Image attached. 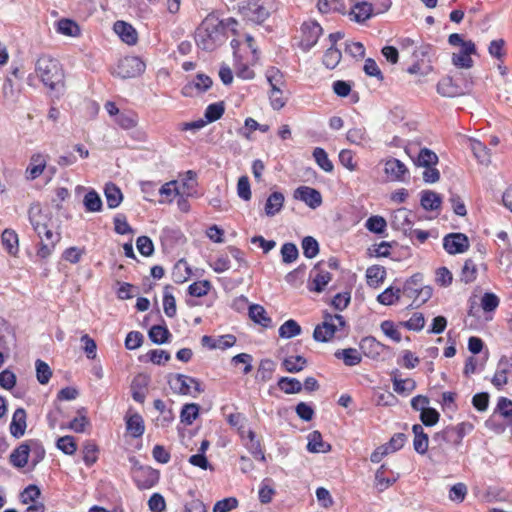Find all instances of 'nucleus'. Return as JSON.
Masks as SVG:
<instances>
[{
	"mask_svg": "<svg viewBox=\"0 0 512 512\" xmlns=\"http://www.w3.org/2000/svg\"><path fill=\"white\" fill-rule=\"evenodd\" d=\"M236 25L237 21L233 18L219 20L216 16L209 14L196 31L195 40L198 47L205 51H213L226 41V30L231 28L235 32Z\"/></svg>",
	"mask_w": 512,
	"mask_h": 512,
	"instance_id": "f257e3e1",
	"label": "nucleus"
},
{
	"mask_svg": "<svg viewBox=\"0 0 512 512\" xmlns=\"http://www.w3.org/2000/svg\"><path fill=\"white\" fill-rule=\"evenodd\" d=\"M35 71L43 84L51 90L63 86V71L58 60L50 56H41L35 64Z\"/></svg>",
	"mask_w": 512,
	"mask_h": 512,
	"instance_id": "f03ea898",
	"label": "nucleus"
},
{
	"mask_svg": "<svg viewBox=\"0 0 512 512\" xmlns=\"http://www.w3.org/2000/svg\"><path fill=\"white\" fill-rule=\"evenodd\" d=\"M275 9V0H248L242 7L241 12L247 20L261 24Z\"/></svg>",
	"mask_w": 512,
	"mask_h": 512,
	"instance_id": "7ed1b4c3",
	"label": "nucleus"
},
{
	"mask_svg": "<svg viewBox=\"0 0 512 512\" xmlns=\"http://www.w3.org/2000/svg\"><path fill=\"white\" fill-rule=\"evenodd\" d=\"M346 322L342 315H324L322 324L317 325L313 332V338L319 342L329 341L334 334L345 326Z\"/></svg>",
	"mask_w": 512,
	"mask_h": 512,
	"instance_id": "20e7f679",
	"label": "nucleus"
},
{
	"mask_svg": "<svg viewBox=\"0 0 512 512\" xmlns=\"http://www.w3.org/2000/svg\"><path fill=\"white\" fill-rule=\"evenodd\" d=\"M168 384L173 392L181 395L195 396V394H200L204 391L197 379L184 374L170 375Z\"/></svg>",
	"mask_w": 512,
	"mask_h": 512,
	"instance_id": "39448f33",
	"label": "nucleus"
},
{
	"mask_svg": "<svg viewBox=\"0 0 512 512\" xmlns=\"http://www.w3.org/2000/svg\"><path fill=\"white\" fill-rule=\"evenodd\" d=\"M145 63L136 56H127L121 59L113 74L122 78H134L140 76L145 70Z\"/></svg>",
	"mask_w": 512,
	"mask_h": 512,
	"instance_id": "423d86ee",
	"label": "nucleus"
},
{
	"mask_svg": "<svg viewBox=\"0 0 512 512\" xmlns=\"http://www.w3.org/2000/svg\"><path fill=\"white\" fill-rule=\"evenodd\" d=\"M443 246L449 254H459L468 250L469 240L463 233H451L444 237Z\"/></svg>",
	"mask_w": 512,
	"mask_h": 512,
	"instance_id": "0eeeda50",
	"label": "nucleus"
},
{
	"mask_svg": "<svg viewBox=\"0 0 512 512\" xmlns=\"http://www.w3.org/2000/svg\"><path fill=\"white\" fill-rule=\"evenodd\" d=\"M212 80L205 74H197L195 78L182 88V94L193 97L207 91L212 86Z\"/></svg>",
	"mask_w": 512,
	"mask_h": 512,
	"instance_id": "6e6552de",
	"label": "nucleus"
},
{
	"mask_svg": "<svg viewBox=\"0 0 512 512\" xmlns=\"http://www.w3.org/2000/svg\"><path fill=\"white\" fill-rule=\"evenodd\" d=\"M475 53L476 46L474 42L469 40L466 43H463V47H461L458 53H453L452 63L459 68L469 69L473 66L474 63L471 55Z\"/></svg>",
	"mask_w": 512,
	"mask_h": 512,
	"instance_id": "1a4fd4ad",
	"label": "nucleus"
},
{
	"mask_svg": "<svg viewBox=\"0 0 512 512\" xmlns=\"http://www.w3.org/2000/svg\"><path fill=\"white\" fill-rule=\"evenodd\" d=\"M384 172L390 181L403 182L409 175L406 165L396 158H390L385 162Z\"/></svg>",
	"mask_w": 512,
	"mask_h": 512,
	"instance_id": "9d476101",
	"label": "nucleus"
},
{
	"mask_svg": "<svg viewBox=\"0 0 512 512\" xmlns=\"http://www.w3.org/2000/svg\"><path fill=\"white\" fill-rule=\"evenodd\" d=\"M294 197L303 201L312 209H316L322 204V196L320 192L308 186L298 187L294 192Z\"/></svg>",
	"mask_w": 512,
	"mask_h": 512,
	"instance_id": "9b49d317",
	"label": "nucleus"
},
{
	"mask_svg": "<svg viewBox=\"0 0 512 512\" xmlns=\"http://www.w3.org/2000/svg\"><path fill=\"white\" fill-rule=\"evenodd\" d=\"M323 29L317 22H308L302 25L303 37L301 45L304 49H311L318 41Z\"/></svg>",
	"mask_w": 512,
	"mask_h": 512,
	"instance_id": "f8f14e48",
	"label": "nucleus"
},
{
	"mask_svg": "<svg viewBox=\"0 0 512 512\" xmlns=\"http://www.w3.org/2000/svg\"><path fill=\"white\" fill-rule=\"evenodd\" d=\"M158 478V472L150 467H139L134 471V479L140 489L151 488Z\"/></svg>",
	"mask_w": 512,
	"mask_h": 512,
	"instance_id": "ddd939ff",
	"label": "nucleus"
},
{
	"mask_svg": "<svg viewBox=\"0 0 512 512\" xmlns=\"http://www.w3.org/2000/svg\"><path fill=\"white\" fill-rule=\"evenodd\" d=\"M360 348L366 356L371 358H377L384 351L389 349L388 346L382 344L372 336L363 338L360 342Z\"/></svg>",
	"mask_w": 512,
	"mask_h": 512,
	"instance_id": "4468645a",
	"label": "nucleus"
},
{
	"mask_svg": "<svg viewBox=\"0 0 512 512\" xmlns=\"http://www.w3.org/2000/svg\"><path fill=\"white\" fill-rule=\"evenodd\" d=\"M114 31L117 35H119L121 40L128 45H134L138 40L136 30L133 28L132 25L124 21H117L114 24Z\"/></svg>",
	"mask_w": 512,
	"mask_h": 512,
	"instance_id": "2eb2a0df",
	"label": "nucleus"
},
{
	"mask_svg": "<svg viewBox=\"0 0 512 512\" xmlns=\"http://www.w3.org/2000/svg\"><path fill=\"white\" fill-rule=\"evenodd\" d=\"M26 411L23 408L15 410L10 423V433L15 438H20L26 430Z\"/></svg>",
	"mask_w": 512,
	"mask_h": 512,
	"instance_id": "dca6fc26",
	"label": "nucleus"
},
{
	"mask_svg": "<svg viewBox=\"0 0 512 512\" xmlns=\"http://www.w3.org/2000/svg\"><path fill=\"white\" fill-rule=\"evenodd\" d=\"M312 283L309 289L315 292H322L325 286L331 281V274L326 271H322L319 265H316L311 271Z\"/></svg>",
	"mask_w": 512,
	"mask_h": 512,
	"instance_id": "f3484780",
	"label": "nucleus"
},
{
	"mask_svg": "<svg viewBox=\"0 0 512 512\" xmlns=\"http://www.w3.org/2000/svg\"><path fill=\"white\" fill-rule=\"evenodd\" d=\"M31 447L28 443H22L10 454V463L16 468H23L28 463Z\"/></svg>",
	"mask_w": 512,
	"mask_h": 512,
	"instance_id": "a211bd4d",
	"label": "nucleus"
},
{
	"mask_svg": "<svg viewBox=\"0 0 512 512\" xmlns=\"http://www.w3.org/2000/svg\"><path fill=\"white\" fill-rule=\"evenodd\" d=\"M20 86H15L12 79L7 77L3 83L2 94L5 105H14L18 102L20 97Z\"/></svg>",
	"mask_w": 512,
	"mask_h": 512,
	"instance_id": "6ab92c4d",
	"label": "nucleus"
},
{
	"mask_svg": "<svg viewBox=\"0 0 512 512\" xmlns=\"http://www.w3.org/2000/svg\"><path fill=\"white\" fill-rule=\"evenodd\" d=\"M28 218L38 237H41L40 229L44 228V223H46V216L43 215L39 204H32L30 206L28 210Z\"/></svg>",
	"mask_w": 512,
	"mask_h": 512,
	"instance_id": "aec40b11",
	"label": "nucleus"
},
{
	"mask_svg": "<svg viewBox=\"0 0 512 512\" xmlns=\"http://www.w3.org/2000/svg\"><path fill=\"white\" fill-rule=\"evenodd\" d=\"M46 156L42 154H34L30 159V164L26 170L27 178L34 180L39 177L46 167Z\"/></svg>",
	"mask_w": 512,
	"mask_h": 512,
	"instance_id": "412c9836",
	"label": "nucleus"
},
{
	"mask_svg": "<svg viewBox=\"0 0 512 512\" xmlns=\"http://www.w3.org/2000/svg\"><path fill=\"white\" fill-rule=\"evenodd\" d=\"M437 91L444 97H456L464 94V91L450 77L443 78L437 85Z\"/></svg>",
	"mask_w": 512,
	"mask_h": 512,
	"instance_id": "4be33fe9",
	"label": "nucleus"
},
{
	"mask_svg": "<svg viewBox=\"0 0 512 512\" xmlns=\"http://www.w3.org/2000/svg\"><path fill=\"white\" fill-rule=\"evenodd\" d=\"M374 14L373 6H371L370 2L357 3L353 6L350 12L352 20L358 23L368 20Z\"/></svg>",
	"mask_w": 512,
	"mask_h": 512,
	"instance_id": "5701e85b",
	"label": "nucleus"
},
{
	"mask_svg": "<svg viewBox=\"0 0 512 512\" xmlns=\"http://www.w3.org/2000/svg\"><path fill=\"white\" fill-rule=\"evenodd\" d=\"M1 241L3 247L7 250V252L15 256L19 250V240L17 233L12 229H5L1 235Z\"/></svg>",
	"mask_w": 512,
	"mask_h": 512,
	"instance_id": "b1692460",
	"label": "nucleus"
},
{
	"mask_svg": "<svg viewBox=\"0 0 512 512\" xmlns=\"http://www.w3.org/2000/svg\"><path fill=\"white\" fill-rule=\"evenodd\" d=\"M284 199V195L281 192L275 191L270 194L265 203L266 215L272 217L279 213L283 207Z\"/></svg>",
	"mask_w": 512,
	"mask_h": 512,
	"instance_id": "393cba45",
	"label": "nucleus"
},
{
	"mask_svg": "<svg viewBox=\"0 0 512 512\" xmlns=\"http://www.w3.org/2000/svg\"><path fill=\"white\" fill-rule=\"evenodd\" d=\"M55 26L57 33L64 36L76 37L80 34L79 25L75 21L68 18H62L58 20Z\"/></svg>",
	"mask_w": 512,
	"mask_h": 512,
	"instance_id": "a878e982",
	"label": "nucleus"
},
{
	"mask_svg": "<svg viewBox=\"0 0 512 512\" xmlns=\"http://www.w3.org/2000/svg\"><path fill=\"white\" fill-rule=\"evenodd\" d=\"M104 194L106 197L107 205L110 209L118 207L122 200L123 194L119 187L114 183H108L105 185Z\"/></svg>",
	"mask_w": 512,
	"mask_h": 512,
	"instance_id": "bb28decb",
	"label": "nucleus"
},
{
	"mask_svg": "<svg viewBox=\"0 0 512 512\" xmlns=\"http://www.w3.org/2000/svg\"><path fill=\"white\" fill-rule=\"evenodd\" d=\"M331 446L322 440V435L319 431H313L308 436V451L312 453H325L329 451Z\"/></svg>",
	"mask_w": 512,
	"mask_h": 512,
	"instance_id": "cd10ccee",
	"label": "nucleus"
},
{
	"mask_svg": "<svg viewBox=\"0 0 512 512\" xmlns=\"http://www.w3.org/2000/svg\"><path fill=\"white\" fill-rule=\"evenodd\" d=\"M470 149L479 163L488 165L491 162L489 149L480 141L470 140Z\"/></svg>",
	"mask_w": 512,
	"mask_h": 512,
	"instance_id": "c85d7f7f",
	"label": "nucleus"
},
{
	"mask_svg": "<svg viewBox=\"0 0 512 512\" xmlns=\"http://www.w3.org/2000/svg\"><path fill=\"white\" fill-rule=\"evenodd\" d=\"M410 215L411 213L405 208L396 210L392 218V225L406 232L408 229H411L412 226Z\"/></svg>",
	"mask_w": 512,
	"mask_h": 512,
	"instance_id": "c756f323",
	"label": "nucleus"
},
{
	"mask_svg": "<svg viewBox=\"0 0 512 512\" xmlns=\"http://www.w3.org/2000/svg\"><path fill=\"white\" fill-rule=\"evenodd\" d=\"M438 163V156L435 152L428 148H422L415 160V164L419 167L430 168L436 166Z\"/></svg>",
	"mask_w": 512,
	"mask_h": 512,
	"instance_id": "7c9ffc66",
	"label": "nucleus"
},
{
	"mask_svg": "<svg viewBox=\"0 0 512 512\" xmlns=\"http://www.w3.org/2000/svg\"><path fill=\"white\" fill-rule=\"evenodd\" d=\"M307 365V360L302 356H290L283 360L282 366L289 373L302 371Z\"/></svg>",
	"mask_w": 512,
	"mask_h": 512,
	"instance_id": "2f4dec72",
	"label": "nucleus"
},
{
	"mask_svg": "<svg viewBox=\"0 0 512 512\" xmlns=\"http://www.w3.org/2000/svg\"><path fill=\"white\" fill-rule=\"evenodd\" d=\"M441 197L433 191H424L421 196V206L425 210H436L441 206Z\"/></svg>",
	"mask_w": 512,
	"mask_h": 512,
	"instance_id": "473e14b6",
	"label": "nucleus"
},
{
	"mask_svg": "<svg viewBox=\"0 0 512 512\" xmlns=\"http://www.w3.org/2000/svg\"><path fill=\"white\" fill-rule=\"evenodd\" d=\"M278 387L286 394H295L302 391V384L296 378L281 377L278 381Z\"/></svg>",
	"mask_w": 512,
	"mask_h": 512,
	"instance_id": "72a5a7b5",
	"label": "nucleus"
},
{
	"mask_svg": "<svg viewBox=\"0 0 512 512\" xmlns=\"http://www.w3.org/2000/svg\"><path fill=\"white\" fill-rule=\"evenodd\" d=\"M250 318L264 327H268L271 324V319L267 317L265 309L258 304L251 305L249 308Z\"/></svg>",
	"mask_w": 512,
	"mask_h": 512,
	"instance_id": "f704fd0d",
	"label": "nucleus"
},
{
	"mask_svg": "<svg viewBox=\"0 0 512 512\" xmlns=\"http://www.w3.org/2000/svg\"><path fill=\"white\" fill-rule=\"evenodd\" d=\"M335 356L342 359L347 366H355L359 364L362 359L360 353L354 348L337 351Z\"/></svg>",
	"mask_w": 512,
	"mask_h": 512,
	"instance_id": "c9c22d12",
	"label": "nucleus"
},
{
	"mask_svg": "<svg viewBox=\"0 0 512 512\" xmlns=\"http://www.w3.org/2000/svg\"><path fill=\"white\" fill-rule=\"evenodd\" d=\"M83 203L89 212H99L102 209V200L95 190H90L86 193Z\"/></svg>",
	"mask_w": 512,
	"mask_h": 512,
	"instance_id": "e433bc0d",
	"label": "nucleus"
},
{
	"mask_svg": "<svg viewBox=\"0 0 512 512\" xmlns=\"http://www.w3.org/2000/svg\"><path fill=\"white\" fill-rule=\"evenodd\" d=\"M300 325L293 319L285 321L279 328V336L281 338H292L301 333Z\"/></svg>",
	"mask_w": 512,
	"mask_h": 512,
	"instance_id": "4c0bfd02",
	"label": "nucleus"
},
{
	"mask_svg": "<svg viewBox=\"0 0 512 512\" xmlns=\"http://www.w3.org/2000/svg\"><path fill=\"white\" fill-rule=\"evenodd\" d=\"M275 366V363L270 359L262 360L257 371V379L261 382L269 381L275 371Z\"/></svg>",
	"mask_w": 512,
	"mask_h": 512,
	"instance_id": "58836bf2",
	"label": "nucleus"
},
{
	"mask_svg": "<svg viewBox=\"0 0 512 512\" xmlns=\"http://www.w3.org/2000/svg\"><path fill=\"white\" fill-rule=\"evenodd\" d=\"M313 157L318 166L325 172H332L334 169L333 163L328 158L326 151L320 147H316L313 151Z\"/></svg>",
	"mask_w": 512,
	"mask_h": 512,
	"instance_id": "ea45409f",
	"label": "nucleus"
},
{
	"mask_svg": "<svg viewBox=\"0 0 512 512\" xmlns=\"http://www.w3.org/2000/svg\"><path fill=\"white\" fill-rule=\"evenodd\" d=\"M170 336L171 334L165 326L154 325L149 330V337L155 344H163L167 342Z\"/></svg>",
	"mask_w": 512,
	"mask_h": 512,
	"instance_id": "a19ab883",
	"label": "nucleus"
},
{
	"mask_svg": "<svg viewBox=\"0 0 512 512\" xmlns=\"http://www.w3.org/2000/svg\"><path fill=\"white\" fill-rule=\"evenodd\" d=\"M385 276V268L379 265H373L366 271L367 282L369 285H378L379 283L383 282Z\"/></svg>",
	"mask_w": 512,
	"mask_h": 512,
	"instance_id": "79ce46f5",
	"label": "nucleus"
},
{
	"mask_svg": "<svg viewBox=\"0 0 512 512\" xmlns=\"http://www.w3.org/2000/svg\"><path fill=\"white\" fill-rule=\"evenodd\" d=\"M144 421L139 414L130 416L127 420V430L133 437H140L144 433Z\"/></svg>",
	"mask_w": 512,
	"mask_h": 512,
	"instance_id": "37998d69",
	"label": "nucleus"
},
{
	"mask_svg": "<svg viewBox=\"0 0 512 512\" xmlns=\"http://www.w3.org/2000/svg\"><path fill=\"white\" fill-rule=\"evenodd\" d=\"M342 53L337 48L331 46L323 56V64L328 69H334L341 61Z\"/></svg>",
	"mask_w": 512,
	"mask_h": 512,
	"instance_id": "c03bdc74",
	"label": "nucleus"
},
{
	"mask_svg": "<svg viewBox=\"0 0 512 512\" xmlns=\"http://www.w3.org/2000/svg\"><path fill=\"white\" fill-rule=\"evenodd\" d=\"M224 111L225 108L222 102L210 104L205 110L204 116L206 120L204 121L206 124L214 122L222 117Z\"/></svg>",
	"mask_w": 512,
	"mask_h": 512,
	"instance_id": "a18cd8bd",
	"label": "nucleus"
},
{
	"mask_svg": "<svg viewBox=\"0 0 512 512\" xmlns=\"http://www.w3.org/2000/svg\"><path fill=\"white\" fill-rule=\"evenodd\" d=\"M199 405L195 403L186 404L183 406L180 417L181 422L190 425L198 417Z\"/></svg>",
	"mask_w": 512,
	"mask_h": 512,
	"instance_id": "49530a36",
	"label": "nucleus"
},
{
	"mask_svg": "<svg viewBox=\"0 0 512 512\" xmlns=\"http://www.w3.org/2000/svg\"><path fill=\"white\" fill-rule=\"evenodd\" d=\"M265 75L271 88H281L285 83L282 72L276 67H269Z\"/></svg>",
	"mask_w": 512,
	"mask_h": 512,
	"instance_id": "de8ad7c7",
	"label": "nucleus"
},
{
	"mask_svg": "<svg viewBox=\"0 0 512 512\" xmlns=\"http://www.w3.org/2000/svg\"><path fill=\"white\" fill-rule=\"evenodd\" d=\"M401 290L399 288L389 287L378 295L377 300L383 305H392L400 299Z\"/></svg>",
	"mask_w": 512,
	"mask_h": 512,
	"instance_id": "09e8293b",
	"label": "nucleus"
},
{
	"mask_svg": "<svg viewBox=\"0 0 512 512\" xmlns=\"http://www.w3.org/2000/svg\"><path fill=\"white\" fill-rule=\"evenodd\" d=\"M476 277L477 266L472 259H467L461 270V280L465 283H471Z\"/></svg>",
	"mask_w": 512,
	"mask_h": 512,
	"instance_id": "8fccbe9b",
	"label": "nucleus"
},
{
	"mask_svg": "<svg viewBox=\"0 0 512 512\" xmlns=\"http://www.w3.org/2000/svg\"><path fill=\"white\" fill-rule=\"evenodd\" d=\"M495 412L504 417L508 423H512V400L506 397H500Z\"/></svg>",
	"mask_w": 512,
	"mask_h": 512,
	"instance_id": "3c124183",
	"label": "nucleus"
},
{
	"mask_svg": "<svg viewBox=\"0 0 512 512\" xmlns=\"http://www.w3.org/2000/svg\"><path fill=\"white\" fill-rule=\"evenodd\" d=\"M302 249L305 257L312 259L319 253V245L315 238L306 236L302 240Z\"/></svg>",
	"mask_w": 512,
	"mask_h": 512,
	"instance_id": "603ef678",
	"label": "nucleus"
},
{
	"mask_svg": "<svg viewBox=\"0 0 512 512\" xmlns=\"http://www.w3.org/2000/svg\"><path fill=\"white\" fill-rule=\"evenodd\" d=\"M36 366V377L40 384H47L52 376V371L49 365L38 359L35 363Z\"/></svg>",
	"mask_w": 512,
	"mask_h": 512,
	"instance_id": "864d4df0",
	"label": "nucleus"
},
{
	"mask_svg": "<svg viewBox=\"0 0 512 512\" xmlns=\"http://www.w3.org/2000/svg\"><path fill=\"white\" fill-rule=\"evenodd\" d=\"M146 385V378L144 376L138 375L134 378L132 382V397L135 401L139 403H143L145 400V393L142 389V386Z\"/></svg>",
	"mask_w": 512,
	"mask_h": 512,
	"instance_id": "5fc2aeb1",
	"label": "nucleus"
},
{
	"mask_svg": "<svg viewBox=\"0 0 512 512\" xmlns=\"http://www.w3.org/2000/svg\"><path fill=\"white\" fill-rule=\"evenodd\" d=\"M347 140L353 144L364 145L368 142L365 128L357 127L347 132Z\"/></svg>",
	"mask_w": 512,
	"mask_h": 512,
	"instance_id": "6e6d98bb",
	"label": "nucleus"
},
{
	"mask_svg": "<svg viewBox=\"0 0 512 512\" xmlns=\"http://www.w3.org/2000/svg\"><path fill=\"white\" fill-rule=\"evenodd\" d=\"M433 53V46L428 43H421L420 45H416L415 49L413 50V57L417 61H424L427 59L428 62H431V56Z\"/></svg>",
	"mask_w": 512,
	"mask_h": 512,
	"instance_id": "4d7b16f0",
	"label": "nucleus"
},
{
	"mask_svg": "<svg viewBox=\"0 0 512 512\" xmlns=\"http://www.w3.org/2000/svg\"><path fill=\"white\" fill-rule=\"evenodd\" d=\"M163 308L166 316L172 318L176 315V301L174 296L169 292L168 286H166L164 290Z\"/></svg>",
	"mask_w": 512,
	"mask_h": 512,
	"instance_id": "13d9d810",
	"label": "nucleus"
},
{
	"mask_svg": "<svg viewBox=\"0 0 512 512\" xmlns=\"http://www.w3.org/2000/svg\"><path fill=\"white\" fill-rule=\"evenodd\" d=\"M421 275L416 274L413 275L410 279H408L403 287V293L409 298H414L417 291L421 287Z\"/></svg>",
	"mask_w": 512,
	"mask_h": 512,
	"instance_id": "bf43d9fd",
	"label": "nucleus"
},
{
	"mask_svg": "<svg viewBox=\"0 0 512 512\" xmlns=\"http://www.w3.org/2000/svg\"><path fill=\"white\" fill-rule=\"evenodd\" d=\"M57 448L67 455H72L77 450V445L72 436L66 435L57 440Z\"/></svg>",
	"mask_w": 512,
	"mask_h": 512,
	"instance_id": "052dcab7",
	"label": "nucleus"
},
{
	"mask_svg": "<svg viewBox=\"0 0 512 512\" xmlns=\"http://www.w3.org/2000/svg\"><path fill=\"white\" fill-rule=\"evenodd\" d=\"M210 288V282L208 280H203L192 283L188 288V292L191 296L202 297L209 292Z\"/></svg>",
	"mask_w": 512,
	"mask_h": 512,
	"instance_id": "680f3d73",
	"label": "nucleus"
},
{
	"mask_svg": "<svg viewBox=\"0 0 512 512\" xmlns=\"http://www.w3.org/2000/svg\"><path fill=\"white\" fill-rule=\"evenodd\" d=\"M299 252L295 244L285 243L281 247V256L284 263H292L298 258Z\"/></svg>",
	"mask_w": 512,
	"mask_h": 512,
	"instance_id": "e2e57ef3",
	"label": "nucleus"
},
{
	"mask_svg": "<svg viewBox=\"0 0 512 512\" xmlns=\"http://www.w3.org/2000/svg\"><path fill=\"white\" fill-rule=\"evenodd\" d=\"M270 103L273 109L280 110L283 108L287 102V98L284 97L283 91L281 88H271L270 91Z\"/></svg>",
	"mask_w": 512,
	"mask_h": 512,
	"instance_id": "0e129e2a",
	"label": "nucleus"
},
{
	"mask_svg": "<svg viewBox=\"0 0 512 512\" xmlns=\"http://www.w3.org/2000/svg\"><path fill=\"white\" fill-rule=\"evenodd\" d=\"M136 246L138 251L143 256H151L154 252V245L152 240L147 236H140L137 238Z\"/></svg>",
	"mask_w": 512,
	"mask_h": 512,
	"instance_id": "69168bd1",
	"label": "nucleus"
},
{
	"mask_svg": "<svg viewBox=\"0 0 512 512\" xmlns=\"http://www.w3.org/2000/svg\"><path fill=\"white\" fill-rule=\"evenodd\" d=\"M238 506V500L234 497L222 499L215 503L213 512H229Z\"/></svg>",
	"mask_w": 512,
	"mask_h": 512,
	"instance_id": "338daca9",
	"label": "nucleus"
},
{
	"mask_svg": "<svg viewBox=\"0 0 512 512\" xmlns=\"http://www.w3.org/2000/svg\"><path fill=\"white\" fill-rule=\"evenodd\" d=\"M189 495L191 496V500L185 502V512H207L205 504L200 499L194 498L192 491H189Z\"/></svg>",
	"mask_w": 512,
	"mask_h": 512,
	"instance_id": "774afa93",
	"label": "nucleus"
}]
</instances>
